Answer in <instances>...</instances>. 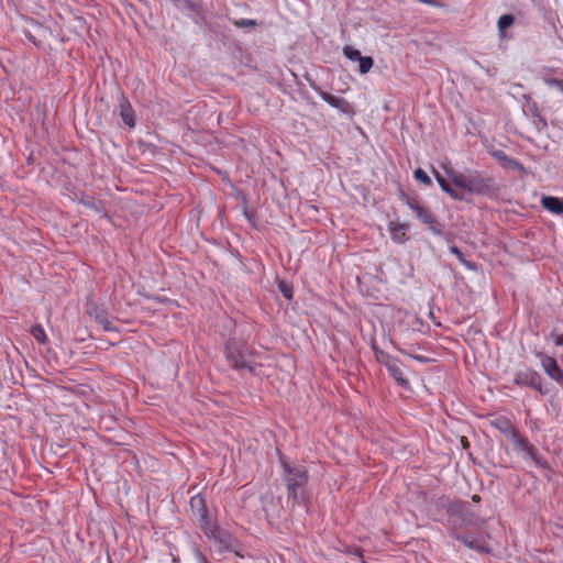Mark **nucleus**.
I'll list each match as a JSON object with an SVG mask.
<instances>
[{
  "instance_id": "f257e3e1",
  "label": "nucleus",
  "mask_w": 563,
  "mask_h": 563,
  "mask_svg": "<svg viewBox=\"0 0 563 563\" xmlns=\"http://www.w3.org/2000/svg\"><path fill=\"white\" fill-rule=\"evenodd\" d=\"M225 357L230 366L239 372L247 371L251 374H256L260 366L253 358L245 342L230 339L225 343Z\"/></svg>"
},
{
  "instance_id": "f03ea898",
  "label": "nucleus",
  "mask_w": 563,
  "mask_h": 563,
  "mask_svg": "<svg viewBox=\"0 0 563 563\" xmlns=\"http://www.w3.org/2000/svg\"><path fill=\"white\" fill-rule=\"evenodd\" d=\"M287 472V492L288 497L292 498L296 503L303 501V487L307 483V472L302 467H290L287 464L284 465Z\"/></svg>"
},
{
  "instance_id": "7ed1b4c3",
  "label": "nucleus",
  "mask_w": 563,
  "mask_h": 563,
  "mask_svg": "<svg viewBox=\"0 0 563 563\" xmlns=\"http://www.w3.org/2000/svg\"><path fill=\"white\" fill-rule=\"evenodd\" d=\"M497 190L498 185L493 177L484 176L477 170H470L467 192L488 196Z\"/></svg>"
},
{
  "instance_id": "20e7f679",
  "label": "nucleus",
  "mask_w": 563,
  "mask_h": 563,
  "mask_svg": "<svg viewBox=\"0 0 563 563\" xmlns=\"http://www.w3.org/2000/svg\"><path fill=\"white\" fill-rule=\"evenodd\" d=\"M514 383L520 387H529L545 395L548 390L542 389V377L539 373L531 368L518 371L515 375Z\"/></svg>"
},
{
  "instance_id": "39448f33",
  "label": "nucleus",
  "mask_w": 563,
  "mask_h": 563,
  "mask_svg": "<svg viewBox=\"0 0 563 563\" xmlns=\"http://www.w3.org/2000/svg\"><path fill=\"white\" fill-rule=\"evenodd\" d=\"M190 509L194 516L197 518L201 529H209L212 519L209 517L206 501L202 496L195 495L190 498Z\"/></svg>"
},
{
  "instance_id": "423d86ee",
  "label": "nucleus",
  "mask_w": 563,
  "mask_h": 563,
  "mask_svg": "<svg viewBox=\"0 0 563 563\" xmlns=\"http://www.w3.org/2000/svg\"><path fill=\"white\" fill-rule=\"evenodd\" d=\"M209 539L218 541L223 549L232 551L235 549V539L227 531L220 529L214 522L210 523L209 529L202 530Z\"/></svg>"
},
{
  "instance_id": "0eeeda50",
  "label": "nucleus",
  "mask_w": 563,
  "mask_h": 563,
  "mask_svg": "<svg viewBox=\"0 0 563 563\" xmlns=\"http://www.w3.org/2000/svg\"><path fill=\"white\" fill-rule=\"evenodd\" d=\"M319 96L331 107L338 109L342 113L353 115L355 113L353 106L344 98L336 97L327 91H319Z\"/></svg>"
},
{
  "instance_id": "6e6552de",
  "label": "nucleus",
  "mask_w": 563,
  "mask_h": 563,
  "mask_svg": "<svg viewBox=\"0 0 563 563\" xmlns=\"http://www.w3.org/2000/svg\"><path fill=\"white\" fill-rule=\"evenodd\" d=\"M541 365L545 374L563 387V372L554 357L541 355Z\"/></svg>"
},
{
  "instance_id": "1a4fd4ad",
  "label": "nucleus",
  "mask_w": 563,
  "mask_h": 563,
  "mask_svg": "<svg viewBox=\"0 0 563 563\" xmlns=\"http://www.w3.org/2000/svg\"><path fill=\"white\" fill-rule=\"evenodd\" d=\"M88 314L96 320L97 323H99L104 331H117V328L112 324V322L109 319L108 312L98 307L97 305H91L87 309Z\"/></svg>"
},
{
  "instance_id": "9d476101",
  "label": "nucleus",
  "mask_w": 563,
  "mask_h": 563,
  "mask_svg": "<svg viewBox=\"0 0 563 563\" xmlns=\"http://www.w3.org/2000/svg\"><path fill=\"white\" fill-rule=\"evenodd\" d=\"M418 219L428 224L429 230L435 235H442V225L438 222L435 217L423 207L416 213Z\"/></svg>"
},
{
  "instance_id": "9b49d317",
  "label": "nucleus",
  "mask_w": 563,
  "mask_h": 563,
  "mask_svg": "<svg viewBox=\"0 0 563 563\" xmlns=\"http://www.w3.org/2000/svg\"><path fill=\"white\" fill-rule=\"evenodd\" d=\"M118 101H119L120 117L122 118L123 122L129 128H134V125H135L134 110L132 109L129 100L126 99L125 96L120 95Z\"/></svg>"
},
{
  "instance_id": "f8f14e48",
  "label": "nucleus",
  "mask_w": 563,
  "mask_h": 563,
  "mask_svg": "<svg viewBox=\"0 0 563 563\" xmlns=\"http://www.w3.org/2000/svg\"><path fill=\"white\" fill-rule=\"evenodd\" d=\"M389 232L393 241L396 243H405L409 239L407 234L408 225L405 223L390 222Z\"/></svg>"
},
{
  "instance_id": "ddd939ff",
  "label": "nucleus",
  "mask_w": 563,
  "mask_h": 563,
  "mask_svg": "<svg viewBox=\"0 0 563 563\" xmlns=\"http://www.w3.org/2000/svg\"><path fill=\"white\" fill-rule=\"evenodd\" d=\"M387 369L399 386L402 388H409V380L405 377L402 366L398 360L393 364H388Z\"/></svg>"
},
{
  "instance_id": "4468645a",
  "label": "nucleus",
  "mask_w": 563,
  "mask_h": 563,
  "mask_svg": "<svg viewBox=\"0 0 563 563\" xmlns=\"http://www.w3.org/2000/svg\"><path fill=\"white\" fill-rule=\"evenodd\" d=\"M433 174H434V177H435L439 186L441 187V189L444 192H446L448 195H450V197H452L453 199H456V200L465 199L464 195L462 192L455 190L443 175H441L439 172H435V170Z\"/></svg>"
},
{
  "instance_id": "2eb2a0df",
  "label": "nucleus",
  "mask_w": 563,
  "mask_h": 563,
  "mask_svg": "<svg viewBox=\"0 0 563 563\" xmlns=\"http://www.w3.org/2000/svg\"><path fill=\"white\" fill-rule=\"evenodd\" d=\"M492 155L497 161L503 163L504 167H509V168H512V169H516L519 172L523 170L522 164L520 162H518L517 159L507 156V154L504 151H500V150L494 151V152H492Z\"/></svg>"
},
{
  "instance_id": "dca6fc26",
  "label": "nucleus",
  "mask_w": 563,
  "mask_h": 563,
  "mask_svg": "<svg viewBox=\"0 0 563 563\" xmlns=\"http://www.w3.org/2000/svg\"><path fill=\"white\" fill-rule=\"evenodd\" d=\"M470 170H466L465 173L456 172L454 169H448V176L451 179V181L454 184L455 187L462 188L466 190L467 188V181L470 176Z\"/></svg>"
},
{
  "instance_id": "f3484780",
  "label": "nucleus",
  "mask_w": 563,
  "mask_h": 563,
  "mask_svg": "<svg viewBox=\"0 0 563 563\" xmlns=\"http://www.w3.org/2000/svg\"><path fill=\"white\" fill-rule=\"evenodd\" d=\"M542 207L552 213H563V201L556 197L544 196L541 199Z\"/></svg>"
},
{
  "instance_id": "a211bd4d",
  "label": "nucleus",
  "mask_w": 563,
  "mask_h": 563,
  "mask_svg": "<svg viewBox=\"0 0 563 563\" xmlns=\"http://www.w3.org/2000/svg\"><path fill=\"white\" fill-rule=\"evenodd\" d=\"M494 426L504 434L506 435H512L517 437L516 429L514 428L512 423L507 418H498Z\"/></svg>"
},
{
  "instance_id": "6ab92c4d",
  "label": "nucleus",
  "mask_w": 563,
  "mask_h": 563,
  "mask_svg": "<svg viewBox=\"0 0 563 563\" xmlns=\"http://www.w3.org/2000/svg\"><path fill=\"white\" fill-rule=\"evenodd\" d=\"M450 252L454 254L457 260L468 269H476V265L470 261H467L463 254V252L455 245L450 247Z\"/></svg>"
},
{
  "instance_id": "aec40b11",
  "label": "nucleus",
  "mask_w": 563,
  "mask_h": 563,
  "mask_svg": "<svg viewBox=\"0 0 563 563\" xmlns=\"http://www.w3.org/2000/svg\"><path fill=\"white\" fill-rule=\"evenodd\" d=\"M31 334L41 344H45L47 342L45 330L40 324H36L31 328Z\"/></svg>"
},
{
  "instance_id": "412c9836",
  "label": "nucleus",
  "mask_w": 563,
  "mask_h": 563,
  "mask_svg": "<svg viewBox=\"0 0 563 563\" xmlns=\"http://www.w3.org/2000/svg\"><path fill=\"white\" fill-rule=\"evenodd\" d=\"M373 350L375 352V356H376V360L384 364L386 367H388V364H393L395 363L397 360L395 358H391L387 353H385L384 351L377 349L376 345H373Z\"/></svg>"
},
{
  "instance_id": "4be33fe9",
  "label": "nucleus",
  "mask_w": 563,
  "mask_h": 563,
  "mask_svg": "<svg viewBox=\"0 0 563 563\" xmlns=\"http://www.w3.org/2000/svg\"><path fill=\"white\" fill-rule=\"evenodd\" d=\"M515 18L511 14H504L498 19V30L503 35L505 30L512 25Z\"/></svg>"
},
{
  "instance_id": "5701e85b",
  "label": "nucleus",
  "mask_w": 563,
  "mask_h": 563,
  "mask_svg": "<svg viewBox=\"0 0 563 563\" xmlns=\"http://www.w3.org/2000/svg\"><path fill=\"white\" fill-rule=\"evenodd\" d=\"M343 54L346 58L353 62H358L363 57L358 49L349 45L343 47Z\"/></svg>"
},
{
  "instance_id": "b1692460",
  "label": "nucleus",
  "mask_w": 563,
  "mask_h": 563,
  "mask_svg": "<svg viewBox=\"0 0 563 563\" xmlns=\"http://www.w3.org/2000/svg\"><path fill=\"white\" fill-rule=\"evenodd\" d=\"M360 65H358V71L361 74H367L371 68L373 67L374 65V60L371 56H363L360 60H358Z\"/></svg>"
},
{
  "instance_id": "393cba45",
  "label": "nucleus",
  "mask_w": 563,
  "mask_h": 563,
  "mask_svg": "<svg viewBox=\"0 0 563 563\" xmlns=\"http://www.w3.org/2000/svg\"><path fill=\"white\" fill-rule=\"evenodd\" d=\"M81 202L86 207L95 210L96 212H99V213L104 212V208H103L102 203L100 201L95 200L93 198L84 199V200H81Z\"/></svg>"
},
{
  "instance_id": "a878e982",
  "label": "nucleus",
  "mask_w": 563,
  "mask_h": 563,
  "mask_svg": "<svg viewBox=\"0 0 563 563\" xmlns=\"http://www.w3.org/2000/svg\"><path fill=\"white\" fill-rule=\"evenodd\" d=\"M413 175H415L416 180H418L427 186L432 185L431 178L428 176V174L422 168H417L415 170Z\"/></svg>"
},
{
  "instance_id": "bb28decb",
  "label": "nucleus",
  "mask_w": 563,
  "mask_h": 563,
  "mask_svg": "<svg viewBox=\"0 0 563 563\" xmlns=\"http://www.w3.org/2000/svg\"><path fill=\"white\" fill-rule=\"evenodd\" d=\"M455 538L470 549H474V550L481 549V544L477 539H468L467 537H462V536H455Z\"/></svg>"
},
{
  "instance_id": "cd10ccee",
  "label": "nucleus",
  "mask_w": 563,
  "mask_h": 563,
  "mask_svg": "<svg viewBox=\"0 0 563 563\" xmlns=\"http://www.w3.org/2000/svg\"><path fill=\"white\" fill-rule=\"evenodd\" d=\"M234 24L238 27H251V26H255L257 24V22H256V20H252V19H241V20L234 21Z\"/></svg>"
},
{
  "instance_id": "c85d7f7f",
  "label": "nucleus",
  "mask_w": 563,
  "mask_h": 563,
  "mask_svg": "<svg viewBox=\"0 0 563 563\" xmlns=\"http://www.w3.org/2000/svg\"><path fill=\"white\" fill-rule=\"evenodd\" d=\"M526 449H527V453L528 455L533 460V462L537 464V465H542L541 464V461L537 454V451L533 446L529 445V444H526Z\"/></svg>"
},
{
  "instance_id": "c756f323",
  "label": "nucleus",
  "mask_w": 563,
  "mask_h": 563,
  "mask_svg": "<svg viewBox=\"0 0 563 563\" xmlns=\"http://www.w3.org/2000/svg\"><path fill=\"white\" fill-rule=\"evenodd\" d=\"M545 82L548 86L556 87L560 91L563 92V79L549 78V79H545Z\"/></svg>"
},
{
  "instance_id": "7c9ffc66",
  "label": "nucleus",
  "mask_w": 563,
  "mask_h": 563,
  "mask_svg": "<svg viewBox=\"0 0 563 563\" xmlns=\"http://www.w3.org/2000/svg\"><path fill=\"white\" fill-rule=\"evenodd\" d=\"M407 205L408 207L413 210L416 213L418 212L419 209L422 208V206H420L419 201L417 199H413V198H409L407 200Z\"/></svg>"
},
{
  "instance_id": "2f4dec72",
  "label": "nucleus",
  "mask_w": 563,
  "mask_h": 563,
  "mask_svg": "<svg viewBox=\"0 0 563 563\" xmlns=\"http://www.w3.org/2000/svg\"><path fill=\"white\" fill-rule=\"evenodd\" d=\"M279 288H280L284 297H286L287 299H290L292 297V291L286 284L282 283Z\"/></svg>"
},
{
  "instance_id": "473e14b6",
  "label": "nucleus",
  "mask_w": 563,
  "mask_h": 563,
  "mask_svg": "<svg viewBox=\"0 0 563 563\" xmlns=\"http://www.w3.org/2000/svg\"><path fill=\"white\" fill-rule=\"evenodd\" d=\"M195 558L198 563H210L207 556L200 550L195 551Z\"/></svg>"
},
{
  "instance_id": "72a5a7b5",
  "label": "nucleus",
  "mask_w": 563,
  "mask_h": 563,
  "mask_svg": "<svg viewBox=\"0 0 563 563\" xmlns=\"http://www.w3.org/2000/svg\"><path fill=\"white\" fill-rule=\"evenodd\" d=\"M398 351H399L400 353H402V354H406V355H408V356H410V357H412V358H415V360L419 361V362H427V361H428V358H427V357H424V356L408 354V353H406L402 349H398Z\"/></svg>"
},
{
  "instance_id": "f704fd0d",
  "label": "nucleus",
  "mask_w": 563,
  "mask_h": 563,
  "mask_svg": "<svg viewBox=\"0 0 563 563\" xmlns=\"http://www.w3.org/2000/svg\"><path fill=\"white\" fill-rule=\"evenodd\" d=\"M554 344L555 345H563V334H556L554 336Z\"/></svg>"
},
{
  "instance_id": "c9c22d12",
  "label": "nucleus",
  "mask_w": 563,
  "mask_h": 563,
  "mask_svg": "<svg viewBox=\"0 0 563 563\" xmlns=\"http://www.w3.org/2000/svg\"><path fill=\"white\" fill-rule=\"evenodd\" d=\"M461 441H462V443H463V445H464V446H466V445L468 444V443H467L466 438H464V437L462 438V440H461Z\"/></svg>"
},
{
  "instance_id": "e433bc0d",
  "label": "nucleus",
  "mask_w": 563,
  "mask_h": 563,
  "mask_svg": "<svg viewBox=\"0 0 563 563\" xmlns=\"http://www.w3.org/2000/svg\"><path fill=\"white\" fill-rule=\"evenodd\" d=\"M473 500H474V501H478V500H479V496L474 495V496H473Z\"/></svg>"
}]
</instances>
